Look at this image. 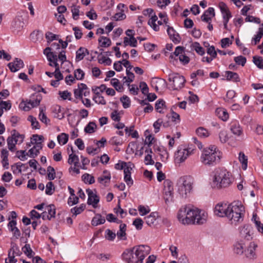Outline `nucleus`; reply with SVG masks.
<instances>
[{
	"label": "nucleus",
	"mask_w": 263,
	"mask_h": 263,
	"mask_svg": "<svg viewBox=\"0 0 263 263\" xmlns=\"http://www.w3.org/2000/svg\"><path fill=\"white\" fill-rule=\"evenodd\" d=\"M252 229V227L250 224H245L243 227H240L239 230L240 236L248 240L251 239Z\"/></svg>",
	"instance_id": "12"
},
{
	"label": "nucleus",
	"mask_w": 263,
	"mask_h": 263,
	"mask_svg": "<svg viewBox=\"0 0 263 263\" xmlns=\"http://www.w3.org/2000/svg\"><path fill=\"white\" fill-rule=\"evenodd\" d=\"M157 16L154 14L152 15L151 19L149 20L148 24L150 25L155 31H158L159 30V26L157 25L156 22L157 20Z\"/></svg>",
	"instance_id": "39"
},
{
	"label": "nucleus",
	"mask_w": 263,
	"mask_h": 263,
	"mask_svg": "<svg viewBox=\"0 0 263 263\" xmlns=\"http://www.w3.org/2000/svg\"><path fill=\"white\" fill-rule=\"evenodd\" d=\"M193 151L194 149L191 148H179L174 156L175 163H181L184 162L193 153Z\"/></svg>",
	"instance_id": "7"
},
{
	"label": "nucleus",
	"mask_w": 263,
	"mask_h": 263,
	"mask_svg": "<svg viewBox=\"0 0 263 263\" xmlns=\"http://www.w3.org/2000/svg\"><path fill=\"white\" fill-rule=\"evenodd\" d=\"M159 217V214L157 212H152L149 215L145 217L146 223L148 226L154 225L157 218Z\"/></svg>",
	"instance_id": "22"
},
{
	"label": "nucleus",
	"mask_w": 263,
	"mask_h": 263,
	"mask_svg": "<svg viewBox=\"0 0 263 263\" xmlns=\"http://www.w3.org/2000/svg\"><path fill=\"white\" fill-rule=\"evenodd\" d=\"M86 205L84 204H81L79 207L75 206L71 209V212L76 216L81 213L85 209Z\"/></svg>",
	"instance_id": "47"
},
{
	"label": "nucleus",
	"mask_w": 263,
	"mask_h": 263,
	"mask_svg": "<svg viewBox=\"0 0 263 263\" xmlns=\"http://www.w3.org/2000/svg\"><path fill=\"white\" fill-rule=\"evenodd\" d=\"M231 173L226 170L216 171L213 181V186L218 189L226 187L229 186L233 181Z\"/></svg>",
	"instance_id": "4"
},
{
	"label": "nucleus",
	"mask_w": 263,
	"mask_h": 263,
	"mask_svg": "<svg viewBox=\"0 0 263 263\" xmlns=\"http://www.w3.org/2000/svg\"><path fill=\"white\" fill-rule=\"evenodd\" d=\"M47 210L49 216H47V219L50 220L51 218L55 217V207L53 204H50L47 206Z\"/></svg>",
	"instance_id": "41"
},
{
	"label": "nucleus",
	"mask_w": 263,
	"mask_h": 263,
	"mask_svg": "<svg viewBox=\"0 0 263 263\" xmlns=\"http://www.w3.org/2000/svg\"><path fill=\"white\" fill-rule=\"evenodd\" d=\"M71 150L72 151V153L69 155L68 163L70 165L73 164L74 166H80V163H79V158L78 156L76 154H74L72 147H71Z\"/></svg>",
	"instance_id": "17"
},
{
	"label": "nucleus",
	"mask_w": 263,
	"mask_h": 263,
	"mask_svg": "<svg viewBox=\"0 0 263 263\" xmlns=\"http://www.w3.org/2000/svg\"><path fill=\"white\" fill-rule=\"evenodd\" d=\"M82 179L85 183H88L90 184L93 183L95 181L94 177L87 173L84 174Z\"/></svg>",
	"instance_id": "49"
},
{
	"label": "nucleus",
	"mask_w": 263,
	"mask_h": 263,
	"mask_svg": "<svg viewBox=\"0 0 263 263\" xmlns=\"http://www.w3.org/2000/svg\"><path fill=\"white\" fill-rule=\"evenodd\" d=\"M93 101L99 104L105 105L106 102L104 97L101 96L99 92H96V95L93 97Z\"/></svg>",
	"instance_id": "45"
},
{
	"label": "nucleus",
	"mask_w": 263,
	"mask_h": 263,
	"mask_svg": "<svg viewBox=\"0 0 263 263\" xmlns=\"http://www.w3.org/2000/svg\"><path fill=\"white\" fill-rule=\"evenodd\" d=\"M68 135L65 133H62L58 136L57 139L58 142L61 145L65 144L68 140Z\"/></svg>",
	"instance_id": "43"
},
{
	"label": "nucleus",
	"mask_w": 263,
	"mask_h": 263,
	"mask_svg": "<svg viewBox=\"0 0 263 263\" xmlns=\"http://www.w3.org/2000/svg\"><path fill=\"white\" fill-rule=\"evenodd\" d=\"M196 134L201 138H206L210 135L208 130L202 127H200L196 129Z\"/></svg>",
	"instance_id": "38"
},
{
	"label": "nucleus",
	"mask_w": 263,
	"mask_h": 263,
	"mask_svg": "<svg viewBox=\"0 0 263 263\" xmlns=\"http://www.w3.org/2000/svg\"><path fill=\"white\" fill-rule=\"evenodd\" d=\"M116 236L115 233L112 232L109 229H107L105 231V238L110 241H112L114 240Z\"/></svg>",
	"instance_id": "62"
},
{
	"label": "nucleus",
	"mask_w": 263,
	"mask_h": 263,
	"mask_svg": "<svg viewBox=\"0 0 263 263\" xmlns=\"http://www.w3.org/2000/svg\"><path fill=\"white\" fill-rule=\"evenodd\" d=\"M24 24L22 19L15 18L11 23V28L13 32L18 33L23 29Z\"/></svg>",
	"instance_id": "14"
},
{
	"label": "nucleus",
	"mask_w": 263,
	"mask_h": 263,
	"mask_svg": "<svg viewBox=\"0 0 263 263\" xmlns=\"http://www.w3.org/2000/svg\"><path fill=\"white\" fill-rule=\"evenodd\" d=\"M233 250L235 254L241 255L244 252L243 243L241 242H237L234 245Z\"/></svg>",
	"instance_id": "32"
},
{
	"label": "nucleus",
	"mask_w": 263,
	"mask_h": 263,
	"mask_svg": "<svg viewBox=\"0 0 263 263\" xmlns=\"http://www.w3.org/2000/svg\"><path fill=\"white\" fill-rule=\"evenodd\" d=\"M253 219L254 221L255 226L258 231L263 234V224L261 223L260 221L257 219V216L256 214H253Z\"/></svg>",
	"instance_id": "48"
},
{
	"label": "nucleus",
	"mask_w": 263,
	"mask_h": 263,
	"mask_svg": "<svg viewBox=\"0 0 263 263\" xmlns=\"http://www.w3.org/2000/svg\"><path fill=\"white\" fill-rule=\"evenodd\" d=\"M10 253H12L13 255L16 256H20L22 254V252L20 250L19 247L14 242H11L10 248L8 251Z\"/></svg>",
	"instance_id": "31"
},
{
	"label": "nucleus",
	"mask_w": 263,
	"mask_h": 263,
	"mask_svg": "<svg viewBox=\"0 0 263 263\" xmlns=\"http://www.w3.org/2000/svg\"><path fill=\"white\" fill-rule=\"evenodd\" d=\"M8 66L11 72H15L23 67L24 62L21 59L15 58L13 62L8 64Z\"/></svg>",
	"instance_id": "15"
},
{
	"label": "nucleus",
	"mask_w": 263,
	"mask_h": 263,
	"mask_svg": "<svg viewBox=\"0 0 263 263\" xmlns=\"http://www.w3.org/2000/svg\"><path fill=\"white\" fill-rule=\"evenodd\" d=\"M0 107L6 110L10 109L11 107V101L10 100L7 101H1L0 102Z\"/></svg>",
	"instance_id": "63"
},
{
	"label": "nucleus",
	"mask_w": 263,
	"mask_h": 263,
	"mask_svg": "<svg viewBox=\"0 0 263 263\" xmlns=\"http://www.w3.org/2000/svg\"><path fill=\"white\" fill-rule=\"evenodd\" d=\"M28 155V153L26 152L25 150H20L16 151V157L21 161L27 160L26 156Z\"/></svg>",
	"instance_id": "50"
},
{
	"label": "nucleus",
	"mask_w": 263,
	"mask_h": 263,
	"mask_svg": "<svg viewBox=\"0 0 263 263\" xmlns=\"http://www.w3.org/2000/svg\"><path fill=\"white\" fill-rule=\"evenodd\" d=\"M87 86L86 84L81 83L78 85V88L74 90V95L76 98L82 99V93L84 89H86Z\"/></svg>",
	"instance_id": "24"
},
{
	"label": "nucleus",
	"mask_w": 263,
	"mask_h": 263,
	"mask_svg": "<svg viewBox=\"0 0 263 263\" xmlns=\"http://www.w3.org/2000/svg\"><path fill=\"white\" fill-rule=\"evenodd\" d=\"M229 208V204L227 205L226 203H219L215 205L214 213L219 217H227Z\"/></svg>",
	"instance_id": "11"
},
{
	"label": "nucleus",
	"mask_w": 263,
	"mask_h": 263,
	"mask_svg": "<svg viewBox=\"0 0 263 263\" xmlns=\"http://www.w3.org/2000/svg\"><path fill=\"white\" fill-rule=\"evenodd\" d=\"M14 138L11 135V136L8 137L7 139V145L8 149L12 152H14L16 151V143H15Z\"/></svg>",
	"instance_id": "30"
},
{
	"label": "nucleus",
	"mask_w": 263,
	"mask_h": 263,
	"mask_svg": "<svg viewBox=\"0 0 263 263\" xmlns=\"http://www.w3.org/2000/svg\"><path fill=\"white\" fill-rule=\"evenodd\" d=\"M96 128V123L93 122H90L85 127L84 131L86 133L91 134L95 132V129Z\"/></svg>",
	"instance_id": "44"
},
{
	"label": "nucleus",
	"mask_w": 263,
	"mask_h": 263,
	"mask_svg": "<svg viewBox=\"0 0 263 263\" xmlns=\"http://www.w3.org/2000/svg\"><path fill=\"white\" fill-rule=\"evenodd\" d=\"M105 222V219L104 217H103L100 214H97L91 220V224L93 226H97L104 223Z\"/></svg>",
	"instance_id": "27"
},
{
	"label": "nucleus",
	"mask_w": 263,
	"mask_h": 263,
	"mask_svg": "<svg viewBox=\"0 0 263 263\" xmlns=\"http://www.w3.org/2000/svg\"><path fill=\"white\" fill-rule=\"evenodd\" d=\"M165 102L162 99L156 101L155 104V109L159 113H163V110L165 108Z\"/></svg>",
	"instance_id": "34"
},
{
	"label": "nucleus",
	"mask_w": 263,
	"mask_h": 263,
	"mask_svg": "<svg viewBox=\"0 0 263 263\" xmlns=\"http://www.w3.org/2000/svg\"><path fill=\"white\" fill-rule=\"evenodd\" d=\"M168 81L172 82L173 90H179L182 88L185 82L184 77L178 73H171L168 75Z\"/></svg>",
	"instance_id": "8"
},
{
	"label": "nucleus",
	"mask_w": 263,
	"mask_h": 263,
	"mask_svg": "<svg viewBox=\"0 0 263 263\" xmlns=\"http://www.w3.org/2000/svg\"><path fill=\"white\" fill-rule=\"evenodd\" d=\"M74 78L78 80H82L83 79L85 73L81 69L79 68L76 69L74 72Z\"/></svg>",
	"instance_id": "58"
},
{
	"label": "nucleus",
	"mask_w": 263,
	"mask_h": 263,
	"mask_svg": "<svg viewBox=\"0 0 263 263\" xmlns=\"http://www.w3.org/2000/svg\"><path fill=\"white\" fill-rule=\"evenodd\" d=\"M144 136L146 137L144 144H147L148 146H150L152 144V141L154 139V138H152L148 130H146L145 131Z\"/></svg>",
	"instance_id": "55"
},
{
	"label": "nucleus",
	"mask_w": 263,
	"mask_h": 263,
	"mask_svg": "<svg viewBox=\"0 0 263 263\" xmlns=\"http://www.w3.org/2000/svg\"><path fill=\"white\" fill-rule=\"evenodd\" d=\"M41 100H42V96L41 95H37L36 96V98L34 100H29L27 102V104H28V105H29L30 106H27V108H28V109L39 105Z\"/></svg>",
	"instance_id": "28"
},
{
	"label": "nucleus",
	"mask_w": 263,
	"mask_h": 263,
	"mask_svg": "<svg viewBox=\"0 0 263 263\" xmlns=\"http://www.w3.org/2000/svg\"><path fill=\"white\" fill-rule=\"evenodd\" d=\"M153 86H154V84L156 83V85L155 86V89L156 91H158L159 87L161 88H165L166 86V82L163 79L161 78H156L152 82Z\"/></svg>",
	"instance_id": "25"
},
{
	"label": "nucleus",
	"mask_w": 263,
	"mask_h": 263,
	"mask_svg": "<svg viewBox=\"0 0 263 263\" xmlns=\"http://www.w3.org/2000/svg\"><path fill=\"white\" fill-rule=\"evenodd\" d=\"M47 176L49 180H52L55 178V172L54 168L51 166H49L47 167Z\"/></svg>",
	"instance_id": "51"
},
{
	"label": "nucleus",
	"mask_w": 263,
	"mask_h": 263,
	"mask_svg": "<svg viewBox=\"0 0 263 263\" xmlns=\"http://www.w3.org/2000/svg\"><path fill=\"white\" fill-rule=\"evenodd\" d=\"M174 188L172 183L166 180L164 181V194L166 203L173 201Z\"/></svg>",
	"instance_id": "9"
},
{
	"label": "nucleus",
	"mask_w": 263,
	"mask_h": 263,
	"mask_svg": "<svg viewBox=\"0 0 263 263\" xmlns=\"http://www.w3.org/2000/svg\"><path fill=\"white\" fill-rule=\"evenodd\" d=\"M167 32L170 36V39L174 42H179V41L178 39V37H179L178 34H175V31L174 29V28L172 27H170L169 26H167Z\"/></svg>",
	"instance_id": "29"
},
{
	"label": "nucleus",
	"mask_w": 263,
	"mask_h": 263,
	"mask_svg": "<svg viewBox=\"0 0 263 263\" xmlns=\"http://www.w3.org/2000/svg\"><path fill=\"white\" fill-rule=\"evenodd\" d=\"M120 101L122 102L124 108H127L130 106V100L127 96L124 95L120 98Z\"/></svg>",
	"instance_id": "53"
},
{
	"label": "nucleus",
	"mask_w": 263,
	"mask_h": 263,
	"mask_svg": "<svg viewBox=\"0 0 263 263\" xmlns=\"http://www.w3.org/2000/svg\"><path fill=\"white\" fill-rule=\"evenodd\" d=\"M216 112L219 118L223 121H227L229 118V114L227 110L223 108H218Z\"/></svg>",
	"instance_id": "36"
},
{
	"label": "nucleus",
	"mask_w": 263,
	"mask_h": 263,
	"mask_svg": "<svg viewBox=\"0 0 263 263\" xmlns=\"http://www.w3.org/2000/svg\"><path fill=\"white\" fill-rule=\"evenodd\" d=\"M245 208L239 201H234L229 204L227 217L232 223L242 221Z\"/></svg>",
	"instance_id": "5"
},
{
	"label": "nucleus",
	"mask_w": 263,
	"mask_h": 263,
	"mask_svg": "<svg viewBox=\"0 0 263 263\" xmlns=\"http://www.w3.org/2000/svg\"><path fill=\"white\" fill-rule=\"evenodd\" d=\"M253 62L259 69H263V58L260 56H254Z\"/></svg>",
	"instance_id": "40"
},
{
	"label": "nucleus",
	"mask_w": 263,
	"mask_h": 263,
	"mask_svg": "<svg viewBox=\"0 0 263 263\" xmlns=\"http://www.w3.org/2000/svg\"><path fill=\"white\" fill-rule=\"evenodd\" d=\"M40 120L43 123L47 124L50 122V120L47 118L44 112L43 108H40V112L39 114Z\"/></svg>",
	"instance_id": "60"
},
{
	"label": "nucleus",
	"mask_w": 263,
	"mask_h": 263,
	"mask_svg": "<svg viewBox=\"0 0 263 263\" xmlns=\"http://www.w3.org/2000/svg\"><path fill=\"white\" fill-rule=\"evenodd\" d=\"M183 221V224H202L206 221V214L204 212L201 214L199 209L188 205L187 215Z\"/></svg>",
	"instance_id": "3"
},
{
	"label": "nucleus",
	"mask_w": 263,
	"mask_h": 263,
	"mask_svg": "<svg viewBox=\"0 0 263 263\" xmlns=\"http://www.w3.org/2000/svg\"><path fill=\"white\" fill-rule=\"evenodd\" d=\"M257 246V245L254 242H250L247 249L245 251V255L247 258L251 259L254 258L255 256V250Z\"/></svg>",
	"instance_id": "16"
},
{
	"label": "nucleus",
	"mask_w": 263,
	"mask_h": 263,
	"mask_svg": "<svg viewBox=\"0 0 263 263\" xmlns=\"http://www.w3.org/2000/svg\"><path fill=\"white\" fill-rule=\"evenodd\" d=\"M193 179L187 176L180 177L177 181L178 193L182 198L189 197L193 191Z\"/></svg>",
	"instance_id": "6"
},
{
	"label": "nucleus",
	"mask_w": 263,
	"mask_h": 263,
	"mask_svg": "<svg viewBox=\"0 0 263 263\" xmlns=\"http://www.w3.org/2000/svg\"><path fill=\"white\" fill-rule=\"evenodd\" d=\"M54 191V187L51 181L48 182L46 186L45 193L47 195H51Z\"/></svg>",
	"instance_id": "54"
},
{
	"label": "nucleus",
	"mask_w": 263,
	"mask_h": 263,
	"mask_svg": "<svg viewBox=\"0 0 263 263\" xmlns=\"http://www.w3.org/2000/svg\"><path fill=\"white\" fill-rule=\"evenodd\" d=\"M219 138L222 143L227 142L229 139L227 132L225 130H221L219 134Z\"/></svg>",
	"instance_id": "52"
},
{
	"label": "nucleus",
	"mask_w": 263,
	"mask_h": 263,
	"mask_svg": "<svg viewBox=\"0 0 263 263\" xmlns=\"http://www.w3.org/2000/svg\"><path fill=\"white\" fill-rule=\"evenodd\" d=\"M23 252L28 257H31L32 256L33 253L32 249H31L30 245L29 244H26L22 248Z\"/></svg>",
	"instance_id": "56"
},
{
	"label": "nucleus",
	"mask_w": 263,
	"mask_h": 263,
	"mask_svg": "<svg viewBox=\"0 0 263 263\" xmlns=\"http://www.w3.org/2000/svg\"><path fill=\"white\" fill-rule=\"evenodd\" d=\"M86 192L88 196L87 200L88 204L92 205L93 208H96L100 200L99 197L93 193V191L90 189H87Z\"/></svg>",
	"instance_id": "13"
},
{
	"label": "nucleus",
	"mask_w": 263,
	"mask_h": 263,
	"mask_svg": "<svg viewBox=\"0 0 263 263\" xmlns=\"http://www.w3.org/2000/svg\"><path fill=\"white\" fill-rule=\"evenodd\" d=\"M111 84L116 90L119 91L123 88V86L119 85V81L117 79L113 78L111 80Z\"/></svg>",
	"instance_id": "64"
},
{
	"label": "nucleus",
	"mask_w": 263,
	"mask_h": 263,
	"mask_svg": "<svg viewBox=\"0 0 263 263\" xmlns=\"http://www.w3.org/2000/svg\"><path fill=\"white\" fill-rule=\"evenodd\" d=\"M86 54H89L88 50L84 47H80L76 51V61L79 62L84 59Z\"/></svg>",
	"instance_id": "20"
},
{
	"label": "nucleus",
	"mask_w": 263,
	"mask_h": 263,
	"mask_svg": "<svg viewBox=\"0 0 263 263\" xmlns=\"http://www.w3.org/2000/svg\"><path fill=\"white\" fill-rule=\"evenodd\" d=\"M151 251L147 245H139L126 249L122 253V259L126 263H143L145 256Z\"/></svg>",
	"instance_id": "1"
},
{
	"label": "nucleus",
	"mask_w": 263,
	"mask_h": 263,
	"mask_svg": "<svg viewBox=\"0 0 263 263\" xmlns=\"http://www.w3.org/2000/svg\"><path fill=\"white\" fill-rule=\"evenodd\" d=\"M234 61L238 65L243 66L247 61L246 58L242 55H239L234 58Z\"/></svg>",
	"instance_id": "59"
},
{
	"label": "nucleus",
	"mask_w": 263,
	"mask_h": 263,
	"mask_svg": "<svg viewBox=\"0 0 263 263\" xmlns=\"http://www.w3.org/2000/svg\"><path fill=\"white\" fill-rule=\"evenodd\" d=\"M126 225L124 223H121L119 227V230L117 233L118 238L121 240L126 239Z\"/></svg>",
	"instance_id": "23"
},
{
	"label": "nucleus",
	"mask_w": 263,
	"mask_h": 263,
	"mask_svg": "<svg viewBox=\"0 0 263 263\" xmlns=\"http://www.w3.org/2000/svg\"><path fill=\"white\" fill-rule=\"evenodd\" d=\"M192 48L199 55H202L204 53L203 48L202 47L198 42L193 43Z\"/></svg>",
	"instance_id": "42"
},
{
	"label": "nucleus",
	"mask_w": 263,
	"mask_h": 263,
	"mask_svg": "<svg viewBox=\"0 0 263 263\" xmlns=\"http://www.w3.org/2000/svg\"><path fill=\"white\" fill-rule=\"evenodd\" d=\"M110 174L105 170L103 171V175L98 177V181L100 183L106 186L110 182Z\"/></svg>",
	"instance_id": "18"
},
{
	"label": "nucleus",
	"mask_w": 263,
	"mask_h": 263,
	"mask_svg": "<svg viewBox=\"0 0 263 263\" xmlns=\"http://www.w3.org/2000/svg\"><path fill=\"white\" fill-rule=\"evenodd\" d=\"M51 50H52L51 47H46L44 50L43 53L46 56L48 61L49 62V65L53 67V60H52L53 59H52V58H51V57H52V55H55L57 54H56V53L51 51Z\"/></svg>",
	"instance_id": "21"
},
{
	"label": "nucleus",
	"mask_w": 263,
	"mask_h": 263,
	"mask_svg": "<svg viewBox=\"0 0 263 263\" xmlns=\"http://www.w3.org/2000/svg\"><path fill=\"white\" fill-rule=\"evenodd\" d=\"M174 55L178 57L179 61L183 64H186L190 61V58L185 54L184 48L183 47H177L173 54L170 55V58L173 59Z\"/></svg>",
	"instance_id": "10"
},
{
	"label": "nucleus",
	"mask_w": 263,
	"mask_h": 263,
	"mask_svg": "<svg viewBox=\"0 0 263 263\" xmlns=\"http://www.w3.org/2000/svg\"><path fill=\"white\" fill-rule=\"evenodd\" d=\"M12 135L15 138H16L18 141V144H21L24 139L25 136L24 135L20 134L19 133L16 132V130L14 129L12 130Z\"/></svg>",
	"instance_id": "57"
},
{
	"label": "nucleus",
	"mask_w": 263,
	"mask_h": 263,
	"mask_svg": "<svg viewBox=\"0 0 263 263\" xmlns=\"http://www.w3.org/2000/svg\"><path fill=\"white\" fill-rule=\"evenodd\" d=\"M221 153L215 145H211L205 148L201 156V161L205 165H214L220 162Z\"/></svg>",
	"instance_id": "2"
},
{
	"label": "nucleus",
	"mask_w": 263,
	"mask_h": 263,
	"mask_svg": "<svg viewBox=\"0 0 263 263\" xmlns=\"http://www.w3.org/2000/svg\"><path fill=\"white\" fill-rule=\"evenodd\" d=\"M22 166H25V164L21 162H17L14 164L13 165H12L11 169L13 171V173L14 174H16L17 172L18 173H22V171L21 167Z\"/></svg>",
	"instance_id": "46"
},
{
	"label": "nucleus",
	"mask_w": 263,
	"mask_h": 263,
	"mask_svg": "<svg viewBox=\"0 0 263 263\" xmlns=\"http://www.w3.org/2000/svg\"><path fill=\"white\" fill-rule=\"evenodd\" d=\"M225 77L227 81H232L235 82H238L240 81L238 74L236 72L231 71H226L225 72Z\"/></svg>",
	"instance_id": "19"
},
{
	"label": "nucleus",
	"mask_w": 263,
	"mask_h": 263,
	"mask_svg": "<svg viewBox=\"0 0 263 263\" xmlns=\"http://www.w3.org/2000/svg\"><path fill=\"white\" fill-rule=\"evenodd\" d=\"M231 130L234 134L237 136H240L242 133V129L238 123H233L231 126Z\"/></svg>",
	"instance_id": "35"
},
{
	"label": "nucleus",
	"mask_w": 263,
	"mask_h": 263,
	"mask_svg": "<svg viewBox=\"0 0 263 263\" xmlns=\"http://www.w3.org/2000/svg\"><path fill=\"white\" fill-rule=\"evenodd\" d=\"M28 120L31 122V125L33 128L39 129V123L36 120V119L32 116H29L28 118Z\"/></svg>",
	"instance_id": "61"
},
{
	"label": "nucleus",
	"mask_w": 263,
	"mask_h": 263,
	"mask_svg": "<svg viewBox=\"0 0 263 263\" xmlns=\"http://www.w3.org/2000/svg\"><path fill=\"white\" fill-rule=\"evenodd\" d=\"M99 43L100 44V46L102 47H107L110 46L111 45V41L110 40L105 36H101L99 40Z\"/></svg>",
	"instance_id": "37"
},
{
	"label": "nucleus",
	"mask_w": 263,
	"mask_h": 263,
	"mask_svg": "<svg viewBox=\"0 0 263 263\" xmlns=\"http://www.w3.org/2000/svg\"><path fill=\"white\" fill-rule=\"evenodd\" d=\"M240 162L242 164V168L243 170H246L248 166V158L245 156L243 152H240L238 157Z\"/></svg>",
	"instance_id": "33"
},
{
	"label": "nucleus",
	"mask_w": 263,
	"mask_h": 263,
	"mask_svg": "<svg viewBox=\"0 0 263 263\" xmlns=\"http://www.w3.org/2000/svg\"><path fill=\"white\" fill-rule=\"evenodd\" d=\"M188 205H185L181 207L178 213L177 217L180 222L183 224V220L185 219L186 215H187Z\"/></svg>",
	"instance_id": "26"
}]
</instances>
